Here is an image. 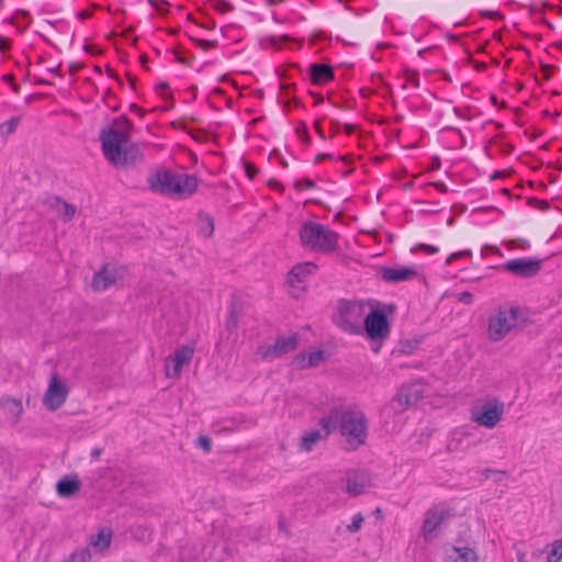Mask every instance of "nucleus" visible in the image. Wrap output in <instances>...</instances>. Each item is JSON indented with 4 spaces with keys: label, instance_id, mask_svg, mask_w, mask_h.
<instances>
[{
    "label": "nucleus",
    "instance_id": "nucleus-60",
    "mask_svg": "<svg viewBox=\"0 0 562 562\" xmlns=\"http://www.w3.org/2000/svg\"><path fill=\"white\" fill-rule=\"evenodd\" d=\"M2 80L11 85L14 82V76L12 74H7L2 77Z\"/></svg>",
    "mask_w": 562,
    "mask_h": 562
},
{
    "label": "nucleus",
    "instance_id": "nucleus-2",
    "mask_svg": "<svg viewBox=\"0 0 562 562\" xmlns=\"http://www.w3.org/2000/svg\"><path fill=\"white\" fill-rule=\"evenodd\" d=\"M326 423H329L331 431L339 430L351 450L358 449L367 441L368 420L364 413L359 409L335 405L326 415Z\"/></svg>",
    "mask_w": 562,
    "mask_h": 562
},
{
    "label": "nucleus",
    "instance_id": "nucleus-58",
    "mask_svg": "<svg viewBox=\"0 0 562 562\" xmlns=\"http://www.w3.org/2000/svg\"><path fill=\"white\" fill-rule=\"evenodd\" d=\"M300 137L302 138L303 142H305L307 144L311 142L310 135H308L307 130H306L305 126H304L303 132L300 135Z\"/></svg>",
    "mask_w": 562,
    "mask_h": 562
},
{
    "label": "nucleus",
    "instance_id": "nucleus-10",
    "mask_svg": "<svg viewBox=\"0 0 562 562\" xmlns=\"http://www.w3.org/2000/svg\"><path fill=\"white\" fill-rule=\"evenodd\" d=\"M69 389L54 374L43 397V404L49 412H55L66 402Z\"/></svg>",
    "mask_w": 562,
    "mask_h": 562
},
{
    "label": "nucleus",
    "instance_id": "nucleus-63",
    "mask_svg": "<svg viewBox=\"0 0 562 562\" xmlns=\"http://www.w3.org/2000/svg\"><path fill=\"white\" fill-rule=\"evenodd\" d=\"M130 110L133 111V112H136V113H138L140 115H143L142 109L137 104H135V103H132L130 105Z\"/></svg>",
    "mask_w": 562,
    "mask_h": 562
},
{
    "label": "nucleus",
    "instance_id": "nucleus-53",
    "mask_svg": "<svg viewBox=\"0 0 562 562\" xmlns=\"http://www.w3.org/2000/svg\"><path fill=\"white\" fill-rule=\"evenodd\" d=\"M356 128H357V127H356V125H353V124L346 123V124L344 125V130H345L346 134H348V135L353 134V133L356 132Z\"/></svg>",
    "mask_w": 562,
    "mask_h": 562
},
{
    "label": "nucleus",
    "instance_id": "nucleus-17",
    "mask_svg": "<svg viewBox=\"0 0 562 562\" xmlns=\"http://www.w3.org/2000/svg\"><path fill=\"white\" fill-rule=\"evenodd\" d=\"M81 481L77 474L65 475L56 484V492L60 497L70 498L81 490Z\"/></svg>",
    "mask_w": 562,
    "mask_h": 562
},
{
    "label": "nucleus",
    "instance_id": "nucleus-30",
    "mask_svg": "<svg viewBox=\"0 0 562 562\" xmlns=\"http://www.w3.org/2000/svg\"><path fill=\"white\" fill-rule=\"evenodd\" d=\"M308 360L307 366L317 367L321 362L325 360V351L323 349L314 350L307 353Z\"/></svg>",
    "mask_w": 562,
    "mask_h": 562
},
{
    "label": "nucleus",
    "instance_id": "nucleus-55",
    "mask_svg": "<svg viewBox=\"0 0 562 562\" xmlns=\"http://www.w3.org/2000/svg\"><path fill=\"white\" fill-rule=\"evenodd\" d=\"M310 94L315 99V103L317 104L324 101V97L321 93L311 91Z\"/></svg>",
    "mask_w": 562,
    "mask_h": 562
},
{
    "label": "nucleus",
    "instance_id": "nucleus-56",
    "mask_svg": "<svg viewBox=\"0 0 562 562\" xmlns=\"http://www.w3.org/2000/svg\"><path fill=\"white\" fill-rule=\"evenodd\" d=\"M314 126H315V130H316L317 134L319 135V137H322L324 139L325 135H324V131L322 130L319 121H316L314 123Z\"/></svg>",
    "mask_w": 562,
    "mask_h": 562
},
{
    "label": "nucleus",
    "instance_id": "nucleus-11",
    "mask_svg": "<svg viewBox=\"0 0 562 562\" xmlns=\"http://www.w3.org/2000/svg\"><path fill=\"white\" fill-rule=\"evenodd\" d=\"M542 261L533 258H516L504 263V268L520 278H531L541 270Z\"/></svg>",
    "mask_w": 562,
    "mask_h": 562
},
{
    "label": "nucleus",
    "instance_id": "nucleus-3",
    "mask_svg": "<svg viewBox=\"0 0 562 562\" xmlns=\"http://www.w3.org/2000/svg\"><path fill=\"white\" fill-rule=\"evenodd\" d=\"M154 192L168 196L188 198L198 189V179L194 175L177 173L171 170L156 172L148 178Z\"/></svg>",
    "mask_w": 562,
    "mask_h": 562
},
{
    "label": "nucleus",
    "instance_id": "nucleus-48",
    "mask_svg": "<svg viewBox=\"0 0 562 562\" xmlns=\"http://www.w3.org/2000/svg\"><path fill=\"white\" fill-rule=\"evenodd\" d=\"M267 184L272 188V189H277V190H283V186L282 183H280L278 180L271 178L267 181Z\"/></svg>",
    "mask_w": 562,
    "mask_h": 562
},
{
    "label": "nucleus",
    "instance_id": "nucleus-12",
    "mask_svg": "<svg viewBox=\"0 0 562 562\" xmlns=\"http://www.w3.org/2000/svg\"><path fill=\"white\" fill-rule=\"evenodd\" d=\"M424 387L419 382H412L403 384L394 396V402L400 406L403 412L406 408L415 405L424 396Z\"/></svg>",
    "mask_w": 562,
    "mask_h": 562
},
{
    "label": "nucleus",
    "instance_id": "nucleus-34",
    "mask_svg": "<svg viewBox=\"0 0 562 562\" xmlns=\"http://www.w3.org/2000/svg\"><path fill=\"white\" fill-rule=\"evenodd\" d=\"M7 405L9 407L10 413L13 416H20L21 413L23 412L22 403L19 400H14V398L8 400Z\"/></svg>",
    "mask_w": 562,
    "mask_h": 562
},
{
    "label": "nucleus",
    "instance_id": "nucleus-35",
    "mask_svg": "<svg viewBox=\"0 0 562 562\" xmlns=\"http://www.w3.org/2000/svg\"><path fill=\"white\" fill-rule=\"evenodd\" d=\"M190 40L203 50H209L216 46V41L199 40L195 37H190Z\"/></svg>",
    "mask_w": 562,
    "mask_h": 562
},
{
    "label": "nucleus",
    "instance_id": "nucleus-29",
    "mask_svg": "<svg viewBox=\"0 0 562 562\" xmlns=\"http://www.w3.org/2000/svg\"><path fill=\"white\" fill-rule=\"evenodd\" d=\"M18 124H19L18 117H12V119L3 122L0 125V134L3 136L12 134L16 130Z\"/></svg>",
    "mask_w": 562,
    "mask_h": 562
},
{
    "label": "nucleus",
    "instance_id": "nucleus-61",
    "mask_svg": "<svg viewBox=\"0 0 562 562\" xmlns=\"http://www.w3.org/2000/svg\"><path fill=\"white\" fill-rule=\"evenodd\" d=\"M372 515L375 516L376 519H382L383 518V513H382V509L380 507H376L373 510Z\"/></svg>",
    "mask_w": 562,
    "mask_h": 562
},
{
    "label": "nucleus",
    "instance_id": "nucleus-64",
    "mask_svg": "<svg viewBox=\"0 0 562 562\" xmlns=\"http://www.w3.org/2000/svg\"><path fill=\"white\" fill-rule=\"evenodd\" d=\"M126 77L132 89H135L136 78L133 77L131 74H126Z\"/></svg>",
    "mask_w": 562,
    "mask_h": 562
},
{
    "label": "nucleus",
    "instance_id": "nucleus-46",
    "mask_svg": "<svg viewBox=\"0 0 562 562\" xmlns=\"http://www.w3.org/2000/svg\"><path fill=\"white\" fill-rule=\"evenodd\" d=\"M85 50L92 55H100L102 53L101 48H99L97 45H86Z\"/></svg>",
    "mask_w": 562,
    "mask_h": 562
},
{
    "label": "nucleus",
    "instance_id": "nucleus-19",
    "mask_svg": "<svg viewBox=\"0 0 562 562\" xmlns=\"http://www.w3.org/2000/svg\"><path fill=\"white\" fill-rule=\"evenodd\" d=\"M193 357V348L189 346H182L181 348L177 349L173 357H170V361L172 362V374H168L169 376H179L182 367L186 363H189Z\"/></svg>",
    "mask_w": 562,
    "mask_h": 562
},
{
    "label": "nucleus",
    "instance_id": "nucleus-39",
    "mask_svg": "<svg viewBox=\"0 0 562 562\" xmlns=\"http://www.w3.org/2000/svg\"><path fill=\"white\" fill-rule=\"evenodd\" d=\"M244 169L250 180H252L260 172V170L249 161H244Z\"/></svg>",
    "mask_w": 562,
    "mask_h": 562
},
{
    "label": "nucleus",
    "instance_id": "nucleus-37",
    "mask_svg": "<svg viewBox=\"0 0 562 562\" xmlns=\"http://www.w3.org/2000/svg\"><path fill=\"white\" fill-rule=\"evenodd\" d=\"M293 187H294L295 190L300 191L303 188H305V189H315L316 188V183L313 180H311L310 178H304L301 181H295Z\"/></svg>",
    "mask_w": 562,
    "mask_h": 562
},
{
    "label": "nucleus",
    "instance_id": "nucleus-57",
    "mask_svg": "<svg viewBox=\"0 0 562 562\" xmlns=\"http://www.w3.org/2000/svg\"><path fill=\"white\" fill-rule=\"evenodd\" d=\"M91 15V12L88 10H83L77 13L78 19L85 20L88 19Z\"/></svg>",
    "mask_w": 562,
    "mask_h": 562
},
{
    "label": "nucleus",
    "instance_id": "nucleus-27",
    "mask_svg": "<svg viewBox=\"0 0 562 562\" xmlns=\"http://www.w3.org/2000/svg\"><path fill=\"white\" fill-rule=\"evenodd\" d=\"M550 547L547 562H559L562 559V539L554 540Z\"/></svg>",
    "mask_w": 562,
    "mask_h": 562
},
{
    "label": "nucleus",
    "instance_id": "nucleus-42",
    "mask_svg": "<svg viewBox=\"0 0 562 562\" xmlns=\"http://www.w3.org/2000/svg\"><path fill=\"white\" fill-rule=\"evenodd\" d=\"M458 301L463 304H472L473 303V294L468 291L460 292L458 294Z\"/></svg>",
    "mask_w": 562,
    "mask_h": 562
},
{
    "label": "nucleus",
    "instance_id": "nucleus-13",
    "mask_svg": "<svg viewBox=\"0 0 562 562\" xmlns=\"http://www.w3.org/2000/svg\"><path fill=\"white\" fill-rule=\"evenodd\" d=\"M319 426L321 429H312L301 438L300 447L302 450L312 451L321 440L327 439L333 432L329 423H326V415L319 420Z\"/></svg>",
    "mask_w": 562,
    "mask_h": 562
},
{
    "label": "nucleus",
    "instance_id": "nucleus-43",
    "mask_svg": "<svg viewBox=\"0 0 562 562\" xmlns=\"http://www.w3.org/2000/svg\"><path fill=\"white\" fill-rule=\"evenodd\" d=\"M554 69H555V67L552 65L541 64V71H542L543 78L546 80H549L551 78Z\"/></svg>",
    "mask_w": 562,
    "mask_h": 562
},
{
    "label": "nucleus",
    "instance_id": "nucleus-28",
    "mask_svg": "<svg viewBox=\"0 0 562 562\" xmlns=\"http://www.w3.org/2000/svg\"><path fill=\"white\" fill-rule=\"evenodd\" d=\"M91 551L88 547L78 549L70 554V562H90Z\"/></svg>",
    "mask_w": 562,
    "mask_h": 562
},
{
    "label": "nucleus",
    "instance_id": "nucleus-22",
    "mask_svg": "<svg viewBox=\"0 0 562 562\" xmlns=\"http://www.w3.org/2000/svg\"><path fill=\"white\" fill-rule=\"evenodd\" d=\"M52 206L57 211L58 215L65 222L72 220L76 214V206L69 204L67 201L63 200L59 196L54 198V203L52 204Z\"/></svg>",
    "mask_w": 562,
    "mask_h": 562
},
{
    "label": "nucleus",
    "instance_id": "nucleus-9",
    "mask_svg": "<svg viewBox=\"0 0 562 562\" xmlns=\"http://www.w3.org/2000/svg\"><path fill=\"white\" fill-rule=\"evenodd\" d=\"M451 517L448 508L432 507L425 513V519L422 526L424 540L430 542L438 536L442 524Z\"/></svg>",
    "mask_w": 562,
    "mask_h": 562
},
{
    "label": "nucleus",
    "instance_id": "nucleus-45",
    "mask_svg": "<svg viewBox=\"0 0 562 562\" xmlns=\"http://www.w3.org/2000/svg\"><path fill=\"white\" fill-rule=\"evenodd\" d=\"M11 48V42L7 37H0V50L7 52Z\"/></svg>",
    "mask_w": 562,
    "mask_h": 562
},
{
    "label": "nucleus",
    "instance_id": "nucleus-44",
    "mask_svg": "<svg viewBox=\"0 0 562 562\" xmlns=\"http://www.w3.org/2000/svg\"><path fill=\"white\" fill-rule=\"evenodd\" d=\"M532 203H536L538 205V207L542 211H547L550 207V204L547 200H538L536 198H530L529 204H532Z\"/></svg>",
    "mask_w": 562,
    "mask_h": 562
},
{
    "label": "nucleus",
    "instance_id": "nucleus-26",
    "mask_svg": "<svg viewBox=\"0 0 562 562\" xmlns=\"http://www.w3.org/2000/svg\"><path fill=\"white\" fill-rule=\"evenodd\" d=\"M239 319V308L236 303H232L229 306L228 317L226 319L225 326L228 331H234L238 326Z\"/></svg>",
    "mask_w": 562,
    "mask_h": 562
},
{
    "label": "nucleus",
    "instance_id": "nucleus-52",
    "mask_svg": "<svg viewBox=\"0 0 562 562\" xmlns=\"http://www.w3.org/2000/svg\"><path fill=\"white\" fill-rule=\"evenodd\" d=\"M292 88H295V85L294 83H282L280 86V90L285 94L288 95L289 94V90L292 89Z\"/></svg>",
    "mask_w": 562,
    "mask_h": 562
},
{
    "label": "nucleus",
    "instance_id": "nucleus-51",
    "mask_svg": "<svg viewBox=\"0 0 562 562\" xmlns=\"http://www.w3.org/2000/svg\"><path fill=\"white\" fill-rule=\"evenodd\" d=\"M325 159H334V156L331 154L319 153L315 156L314 160L315 162H319Z\"/></svg>",
    "mask_w": 562,
    "mask_h": 562
},
{
    "label": "nucleus",
    "instance_id": "nucleus-47",
    "mask_svg": "<svg viewBox=\"0 0 562 562\" xmlns=\"http://www.w3.org/2000/svg\"><path fill=\"white\" fill-rule=\"evenodd\" d=\"M429 186H432L434 188H436L441 193H446L448 191V187L445 183L440 182V181L430 182Z\"/></svg>",
    "mask_w": 562,
    "mask_h": 562
},
{
    "label": "nucleus",
    "instance_id": "nucleus-18",
    "mask_svg": "<svg viewBox=\"0 0 562 562\" xmlns=\"http://www.w3.org/2000/svg\"><path fill=\"white\" fill-rule=\"evenodd\" d=\"M308 74L311 82L315 86L327 83L334 79V70L331 66L325 64H311Z\"/></svg>",
    "mask_w": 562,
    "mask_h": 562
},
{
    "label": "nucleus",
    "instance_id": "nucleus-15",
    "mask_svg": "<svg viewBox=\"0 0 562 562\" xmlns=\"http://www.w3.org/2000/svg\"><path fill=\"white\" fill-rule=\"evenodd\" d=\"M380 273L382 280L387 283H400L417 276V271L412 267H381Z\"/></svg>",
    "mask_w": 562,
    "mask_h": 562
},
{
    "label": "nucleus",
    "instance_id": "nucleus-41",
    "mask_svg": "<svg viewBox=\"0 0 562 562\" xmlns=\"http://www.w3.org/2000/svg\"><path fill=\"white\" fill-rule=\"evenodd\" d=\"M471 255H472L471 250H461V251H458V252L450 254L446 261L449 265L453 260L465 258V257H470Z\"/></svg>",
    "mask_w": 562,
    "mask_h": 562
},
{
    "label": "nucleus",
    "instance_id": "nucleus-24",
    "mask_svg": "<svg viewBox=\"0 0 562 562\" xmlns=\"http://www.w3.org/2000/svg\"><path fill=\"white\" fill-rule=\"evenodd\" d=\"M198 221L199 233L206 238L211 237L214 233V218L207 213L200 212Z\"/></svg>",
    "mask_w": 562,
    "mask_h": 562
},
{
    "label": "nucleus",
    "instance_id": "nucleus-6",
    "mask_svg": "<svg viewBox=\"0 0 562 562\" xmlns=\"http://www.w3.org/2000/svg\"><path fill=\"white\" fill-rule=\"evenodd\" d=\"M396 305L391 303L383 305V308H373L364 318L362 330L364 329L369 339L383 340L390 335V323L386 313L393 314Z\"/></svg>",
    "mask_w": 562,
    "mask_h": 562
},
{
    "label": "nucleus",
    "instance_id": "nucleus-31",
    "mask_svg": "<svg viewBox=\"0 0 562 562\" xmlns=\"http://www.w3.org/2000/svg\"><path fill=\"white\" fill-rule=\"evenodd\" d=\"M212 7L221 14L226 12H232L234 10V7L232 3H229L226 0H211Z\"/></svg>",
    "mask_w": 562,
    "mask_h": 562
},
{
    "label": "nucleus",
    "instance_id": "nucleus-36",
    "mask_svg": "<svg viewBox=\"0 0 562 562\" xmlns=\"http://www.w3.org/2000/svg\"><path fill=\"white\" fill-rule=\"evenodd\" d=\"M307 360H308L307 353L302 352L294 358L293 363L295 364V367L297 369L303 370L306 368H311V366H307Z\"/></svg>",
    "mask_w": 562,
    "mask_h": 562
},
{
    "label": "nucleus",
    "instance_id": "nucleus-25",
    "mask_svg": "<svg viewBox=\"0 0 562 562\" xmlns=\"http://www.w3.org/2000/svg\"><path fill=\"white\" fill-rule=\"evenodd\" d=\"M457 557L456 562H477L476 552L468 547H453Z\"/></svg>",
    "mask_w": 562,
    "mask_h": 562
},
{
    "label": "nucleus",
    "instance_id": "nucleus-40",
    "mask_svg": "<svg viewBox=\"0 0 562 562\" xmlns=\"http://www.w3.org/2000/svg\"><path fill=\"white\" fill-rule=\"evenodd\" d=\"M147 2L159 13L160 15H165L168 13V10L162 8L160 4H168V2L162 0H147Z\"/></svg>",
    "mask_w": 562,
    "mask_h": 562
},
{
    "label": "nucleus",
    "instance_id": "nucleus-54",
    "mask_svg": "<svg viewBox=\"0 0 562 562\" xmlns=\"http://www.w3.org/2000/svg\"><path fill=\"white\" fill-rule=\"evenodd\" d=\"M106 72H108V75H109L110 77L114 78V79L119 82V85L123 86V82H122L121 78H120V77H117V75L113 71V69H112V68L106 67Z\"/></svg>",
    "mask_w": 562,
    "mask_h": 562
},
{
    "label": "nucleus",
    "instance_id": "nucleus-5",
    "mask_svg": "<svg viewBox=\"0 0 562 562\" xmlns=\"http://www.w3.org/2000/svg\"><path fill=\"white\" fill-rule=\"evenodd\" d=\"M364 304L357 300L340 299L331 315L333 323L342 331L351 335L362 334Z\"/></svg>",
    "mask_w": 562,
    "mask_h": 562
},
{
    "label": "nucleus",
    "instance_id": "nucleus-14",
    "mask_svg": "<svg viewBox=\"0 0 562 562\" xmlns=\"http://www.w3.org/2000/svg\"><path fill=\"white\" fill-rule=\"evenodd\" d=\"M297 346V336L291 335L289 337H280L274 344L268 346L263 353L265 358H280L290 351H293Z\"/></svg>",
    "mask_w": 562,
    "mask_h": 562
},
{
    "label": "nucleus",
    "instance_id": "nucleus-59",
    "mask_svg": "<svg viewBox=\"0 0 562 562\" xmlns=\"http://www.w3.org/2000/svg\"><path fill=\"white\" fill-rule=\"evenodd\" d=\"M176 55H177V60L184 65V66H189L190 65V59L186 58V57H182L178 54V52H176Z\"/></svg>",
    "mask_w": 562,
    "mask_h": 562
},
{
    "label": "nucleus",
    "instance_id": "nucleus-32",
    "mask_svg": "<svg viewBox=\"0 0 562 562\" xmlns=\"http://www.w3.org/2000/svg\"><path fill=\"white\" fill-rule=\"evenodd\" d=\"M364 521V517L361 513L356 514L352 517V522L347 526V530L351 533H355L361 529L362 522Z\"/></svg>",
    "mask_w": 562,
    "mask_h": 562
},
{
    "label": "nucleus",
    "instance_id": "nucleus-21",
    "mask_svg": "<svg viewBox=\"0 0 562 562\" xmlns=\"http://www.w3.org/2000/svg\"><path fill=\"white\" fill-rule=\"evenodd\" d=\"M367 480L356 472L347 476L346 492L351 496H359L364 492Z\"/></svg>",
    "mask_w": 562,
    "mask_h": 562
},
{
    "label": "nucleus",
    "instance_id": "nucleus-38",
    "mask_svg": "<svg viewBox=\"0 0 562 562\" xmlns=\"http://www.w3.org/2000/svg\"><path fill=\"white\" fill-rule=\"evenodd\" d=\"M198 446L205 452H210L212 449V440L207 436H200L198 438Z\"/></svg>",
    "mask_w": 562,
    "mask_h": 562
},
{
    "label": "nucleus",
    "instance_id": "nucleus-23",
    "mask_svg": "<svg viewBox=\"0 0 562 562\" xmlns=\"http://www.w3.org/2000/svg\"><path fill=\"white\" fill-rule=\"evenodd\" d=\"M112 532L110 529H100L97 535L90 537V546L102 551L108 549L111 543Z\"/></svg>",
    "mask_w": 562,
    "mask_h": 562
},
{
    "label": "nucleus",
    "instance_id": "nucleus-4",
    "mask_svg": "<svg viewBox=\"0 0 562 562\" xmlns=\"http://www.w3.org/2000/svg\"><path fill=\"white\" fill-rule=\"evenodd\" d=\"M299 236L302 245L311 250L330 254L338 249L339 235L323 224L313 221L304 222Z\"/></svg>",
    "mask_w": 562,
    "mask_h": 562
},
{
    "label": "nucleus",
    "instance_id": "nucleus-50",
    "mask_svg": "<svg viewBox=\"0 0 562 562\" xmlns=\"http://www.w3.org/2000/svg\"><path fill=\"white\" fill-rule=\"evenodd\" d=\"M168 89H169V86H168V83H167V82H160V83H158V85L156 86V90H157V91H161V95H162L164 98L169 97V94H165V93H164V92H166Z\"/></svg>",
    "mask_w": 562,
    "mask_h": 562
},
{
    "label": "nucleus",
    "instance_id": "nucleus-62",
    "mask_svg": "<svg viewBox=\"0 0 562 562\" xmlns=\"http://www.w3.org/2000/svg\"><path fill=\"white\" fill-rule=\"evenodd\" d=\"M507 170H503V171H495L494 175L491 177V179H497V178H501V177H504L505 175H507Z\"/></svg>",
    "mask_w": 562,
    "mask_h": 562
},
{
    "label": "nucleus",
    "instance_id": "nucleus-33",
    "mask_svg": "<svg viewBox=\"0 0 562 562\" xmlns=\"http://www.w3.org/2000/svg\"><path fill=\"white\" fill-rule=\"evenodd\" d=\"M415 251H423L427 255H435L439 251V248L437 246L419 243L412 248V252Z\"/></svg>",
    "mask_w": 562,
    "mask_h": 562
},
{
    "label": "nucleus",
    "instance_id": "nucleus-7",
    "mask_svg": "<svg viewBox=\"0 0 562 562\" xmlns=\"http://www.w3.org/2000/svg\"><path fill=\"white\" fill-rule=\"evenodd\" d=\"M520 310L517 306L499 307L497 313L490 317L488 338L491 341L502 340L518 323Z\"/></svg>",
    "mask_w": 562,
    "mask_h": 562
},
{
    "label": "nucleus",
    "instance_id": "nucleus-20",
    "mask_svg": "<svg viewBox=\"0 0 562 562\" xmlns=\"http://www.w3.org/2000/svg\"><path fill=\"white\" fill-rule=\"evenodd\" d=\"M116 282L115 270L108 269L104 266L99 272L94 273L92 279V288L95 291H104Z\"/></svg>",
    "mask_w": 562,
    "mask_h": 562
},
{
    "label": "nucleus",
    "instance_id": "nucleus-8",
    "mask_svg": "<svg viewBox=\"0 0 562 562\" xmlns=\"http://www.w3.org/2000/svg\"><path fill=\"white\" fill-rule=\"evenodd\" d=\"M504 413V403L497 397H487L471 408V419L486 428H494Z\"/></svg>",
    "mask_w": 562,
    "mask_h": 562
},
{
    "label": "nucleus",
    "instance_id": "nucleus-1",
    "mask_svg": "<svg viewBox=\"0 0 562 562\" xmlns=\"http://www.w3.org/2000/svg\"><path fill=\"white\" fill-rule=\"evenodd\" d=\"M113 126L100 132L101 148L104 157L114 166L130 167L142 161L143 151L136 144L128 145L130 132L133 127L125 116L114 119Z\"/></svg>",
    "mask_w": 562,
    "mask_h": 562
},
{
    "label": "nucleus",
    "instance_id": "nucleus-16",
    "mask_svg": "<svg viewBox=\"0 0 562 562\" xmlns=\"http://www.w3.org/2000/svg\"><path fill=\"white\" fill-rule=\"evenodd\" d=\"M316 269L317 266L312 261L300 262L288 273V283L291 286H299L308 276L313 274Z\"/></svg>",
    "mask_w": 562,
    "mask_h": 562
},
{
    "label": "nucleus",
    "instance_id": "nucleus-49",
    "mask_svg": "<svg viewBox=\"0 0 562 562\" xmlns=\"http://www.w3.org/2000/svg\"><path fill=\"white\" fill-rule=\"evenodd\" d=\"M484 16L491 18V19H503V15L498 11H485L483 12Z\"/></svg>",
    "mask_w": 562,
    "mask_h": 562
}]
</instances>
